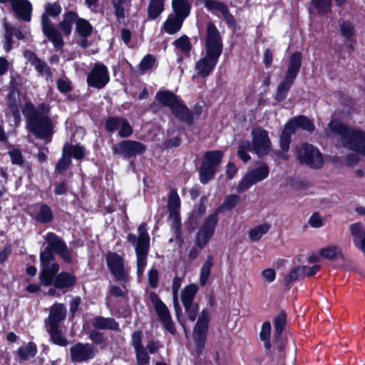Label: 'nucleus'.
<instances>
[{
    "instance_id": "obj_1",
    "label": "nucleus",
    "mask_w": 365,
    "mask_h": 365,
    "mask_svg": "<svg viewBox=\"0 0 365 365\" xmlns=\"http://www.w3.org/2000/svg\"><path fill=\"white\" fill-rule=\"evenodd\" d=\"M222 40L216 26L209 22L206 28L205 51L196 62L195 69L202 77H207L216 67L222 52Z\"/></svg>"
},
{
    "instance_id": "obj_2",
    "label": "nucleus",
    "mask_w": 365,
    "mask_h": 365,
    "mask_svg": "<svg viewBox=\"0 0 365 365\" xmlns=\"http://www.w3.org/2000/svg\"><path fill=\"white\" fill-rule=\"evenodd\" d=\"M40 280L43 286L53 285L57 289H67L73 287L76 282V277L69 272L58 274L59 266L54 260V255L46 250L40 254Z\"/></svg>"
},
{
    "instance_id": "obj_3",
    "label": "nucleus",
    "mask_w": 365,
    "mask_h": 365,
    "mask_svg": "<svg viewBox=\"0 0 365 365\" xmlns=\"http://www.w3.org/2000/svg\"><path fill=\"white\" fill-rule=\"evenodd\" d=\"M29 130L41 138H50L53 134V123L48 117V108L41 104L36 108L31 103H26L22 109Z\"/></svg>"
},
{
    "instance_id": "obj_4",
    "label": "nucleus",
    "mask_w": 365,
    "mask_h": 365,
    "mask_svg": "<svg viewBox=\"0 0 365 365\" xmlns=\"http://www.w3.org/2000/svg\"><path fill=\"white\" fill-rule=\"evenodd\" d=\"M252 141L244 140L239 144L237 155L247 163L250 160L247 152H253L258 157L268 155L272 149V143L268 133L262 128H254L252 130Z\"/></svg>"
},
{
    "instance_id": "obj_5",
    "label": "nucleus",
    "mask_w": 365,
    "mask_h": 365,
    "mask_svg": "<svg viewBox=\"0 0 365 365\" xmlns=\"http://www.w3.org/2000/svg\"><path fill=\"white\" fill-rule=\"evenodd\" d=\"M329 128L340 135L343 145L365 156V132L346 126L338 120H331Z\"/></svg>"
},
{
    "instance_id": "obj_6",
    "label": "nucleus",
    "mask_w": 365,
    "mask_h": 365,
    "mask_svg": "<svg viewBox=\"0 0 365 365\" xmlns=\"http://www.w3.org/2000/svg\"><path fill=\"white\" fill-rule=\"evenodd\" d=\"M156 100L159 103L168 107L172 113L178 119L190 124L193 115L181 98L170 91H160L156 93Z\"/></svg>"
},
{
    "instance_id": "obj_7",
    "label": "nucleus",
    "mask_w": 365,
    "mask_h": 365,
    "mask_svg": "<svg viewBox=\"0 0 365 365\" xmlns=\"http://www.w3.org/2000/svg\"><path fill=\"white\" fill-rule=\"evenodd\" d=\"M61 13V6L58 2L48 3L41 16V25L43 34L51 41L56 49H61L63 41L61 33L54 27L48 17H56Z\"/></svg>"
},
{
    "instance_id": "obj_8",
    "label": "nucleus",
    "mask_w": 365,
    "mask_h": 365,
    "mask_svg": "<svg viewBox=\"0 0 365 365\" xmlns=\"http://www.w3.org/2000/svg\"><path fill=\"white\" fill-rule=\"evenodd\" d=\"M138 231V240L135 247V253L137 256V273L140 277L143 275L147 264V255L150 247V237L147 232L145 224L140 225Z\"/></svg>"
},
{
    "instance_id": "obj_9",
    "label": "nucleus",
    "mask_w": 365,
    "mask_h": 365,
    "mask_svg": "<svg viewBox=\"0 0 365 365\" xmlns=\"http://www.w3.org/2000/svg\"><path fill=\"white\" fill-rule=\"evenodd\" d=\"M297 159L302 164L312 168H319L323 165L324 159L318 148L312 145L304 143L295 148Z\"/></svg>"
},
{
    "instance_id": "obj_10",
    "label": "nucleus",
    "mask_w": 365,
    "mask_h": 365,
    "mask_svg": "<svg viewBox=\"0 0 365 365\" xmlns=\"http://www.w3.org/2000/svg\"><path fill=\"white\" fill-rule=\"evenodd\" d=\"M106 262L110 272L115 279L125 284L128 281L129 269L125 266L123 257L115 252H108Z\"/></svg>"
},
{
    "instance_id": "obj_11",
    "label": "nucleus",
    "mask_w": 365,
    "mask_h": 365,
    "mask_svg": "<svg viewBox=\"0 0 365 365\" xmlns=\"http://www.w3.org/2000/svg\"><path fill=\"white\" fill-rule=\"evenodd\" d=\"M269 175V168L263 164L261 166L250 170L240 181L237 186L239 193L247 191L252 185L264 180Z\"/></svg>"
},
{
    "instance_id": "obj_12",
    "label": "nucleus",
    "mask_w": 365,
    "mask_h": 365,
    "mask_svg": "<svg viewBox=\"0 0 365 365\" xmlns=\"http://www.w3.org/2000/svg\"><path fill=\"white\" fill-rule=\"evenodd\" d=\"M198 290L199 288L197 284H190L186 286L180 294V299L185 307V312L192 322L195 320L198 311V305L193 302Z\"/></svg>"
},
{
    "instance_id": "obj_13",
    "label": "nucleus",
    "mask_w": 365,
    "mask_h": 365,
    "mask_svg": "<svg viewBox=\"0 0 365 365\" xmlns=\"http://www.w3.org/2000/svg\"><path fill=\"white\" fill-rule=\"evenodd\" d=\"M209 321L210 312L208 309H204L201 312L193 330V336L195 341L197 351L199 353L202 351L205 346Z\"/></svg>"
},
{
    "instance_id": "obj_14",
    "label": "nucleus",
    "mask_w": 365,
    "mask_h": 365,
    "mask_svg": "<svg viewBox=\"0 0 365 365\" xmlns=\"http://www.w3.org/2000/svg\"><path fill=\"white\" fill-rule=\"evenodd\" d=\"M109 80L108 68L103 63H96L87 76L88 86L98 89L103 88Z\"/></svg>"
},
{
    "instance_id": "obj_15",
    "label": "nucleus",
    "mask_w": 365,
    "mask_h": 365,
    "mask_svg": "<svg viewBox=\"0 0 365 365\" xmlns=\"http://www.w3.org/2000/svg\"><path fill=\"white\" fill-rule=\"evenodd\" d=\"M97 353L95 346L89 343H77L70 349L71 360L73 362H83L91 360Z\"/></svg>"
},
{
    "instance_id": "obj_16",
    "label": "nucleus",
    "mask_w": 365,
    "mask_h": 365,
    "mask_svg": "<svg viewBox=\"0 0 365 365\" xmlns=\"http://www.w3.org/2000/svg\"><path fill=\"white\" fill-rule=\"evenodd\" d=\"M145 150V146L140 142L134 140H123L113 146V153L120 155L124 158H131L142 154Z\"/></svg>"
},
{
    "instance_id": "obj_17",
    "label": "nucleus",
    "mask_w": 365,
    "mask_h": 365,
    "mask_svg": "<svg viewBox=\"0 0 365 365\" xmlns=\"http://www.w3.org/2000/svg\"><path fill=\"white\" fill-rule=\"evenodd\" d=\"M46 240L48 244V247L45 248L43 252L48 250L52 254L53 252L58 254L65 262H70L71 261L66 245L56 234L48 232L46 236Z\"/></svg>"
},
{
    "instance_id": "obj_18",
    "label": "nucleus",
    "mask_w": 365,
    "mask_h": 365,
    "mask_svg": "<svg viewBox=\"0 0 365 365\" xmlns=\"http://www.w3.org/2000/svg\"><path fill=\"white\" fill-rule=\"evenodd\" d=\"M151 299L154 304L155 312L165 329L170 333L174 334L173 321L167 306L155 294L151 295Z\"/></svg>"
},
{
    "instance_id": "obj_19",
    "label": "nucleus",
    "mask_w": 365,
    "mask_h": 365,
    "mask_svg": "<svg viewBox=\"0 0 365 365\" xmlns=\"http://www.w3.org/2000/svg\"><path fill=\"white\" fill-rule=\"evenodd\" d=\"M106 128L110 132L118 131L121 138H126L132 135L133 130L129 123L124 118L113 117L106 121Z\"/></svg>"
},
{
    "instance_id": "obj_20",
    "label": "nucleus",
    "mask_w": 365,
    "mask_h": 365,
    "mask_svg": "<svg viewBox=\"0 0 365 365\" xmlns=\"http://www.w3.org/2000/svg\"><path fill=\"white\" fill-rule=\"evenodd\" d=\"M66 317V308L61 303H55L49 311L48 317L45 320L46 327H58Z\"/></svg>"
},
{
    "instance_id": "obj_21",
    "label": "nucleus",
    "mask_w": 365,
    "mask_h": 365,
    "mask_svg": "<svg viewBox=\"0 0 365 365\" xmlns=\"http://www.w3.org/2000/svg\"><path fill=\"white\" fill-rule=\"evenodd\" d=\"M9 1L14 13L25 21L31 20V4L29 0H0L1 3Z\"/></svg>"
},
{
    "instance_id": "obj_22",
    "label": "nucleus",
    "mask_w": 365,
    "mask_h": 365,
    "mask_svg": "<svg viewBox=\"0 0 365 365\" xmlns=\"http://www.w3.org/2000/svg\"><path fill=\"white\" fill-rule=\"evenodd\" d=\"M349 232L354 245L365 254V227L361 222L349 226Z\"/></svg>"
},
{
    "instance_id": "obj_23",
    "label": "nucleus",
    "mask_w": 365,
    "mask_h": 365,
    "mask_svg": "<svg viewBox=\"0 0 365 365\" xmlns=\"http://www.w3.org/2000/svg\"><path fill=\"white\" fill-rule=\"evenodd\" d=\"M302 66V53L299 51L293 53L289 59L288 67L284 78L294 81Z\"/></svg>"
},
{
    "instance_id": "obj_24",
    "label": "nucleus",
    "mask_w": 365,
    "mask_h": 365,
    "mask_svg": "<svg viewBox=\"0 0 365 365\" xmlns=\"http://www.w3.org/2000/svg\"><path fill=\"white\" fill-rule=\"evenodd\" d=\"M182 281V279L181 277H176L173 279L172 284V295L177 319L179 323L183 326V322L182 320V309L178 300V292L180 289Z\"/></svg>"
},
{
    "instance_id": "obj_25",
    "label": "nucleus",
    "mask_w": 365,
    "mask_h": 365,
    "mask_svg": "<svg viewBox=\"0 0 365 365\" xmlns=\"http://www.w3.org/2000/svg\"><path fill=\"white\" fill-rule=\"evenodd\" d=\"M339 30L341 36L345 38L346 46L353 51L356 43L353 38L355 34L354 26L349 21H343L339 24Z\"/></svg>"
},
{
    "instance_id": "obj_26",
    "label": "nucleus",
    "mask_w": 365,
    "mask_h": 365,
    "mask_svg": "<svg viewBox=\"0 0 365 365\" xmlns=\"http://www.w3.org/2000/svg\"><path fill=\"white\" fill-rule=\"evenodd\" d=\"M92 326L97 329L118 331L119 324L115 319L96 316L92 319Z\"/></svg>"
},
{
    "instance_id": "obj_27",
    "label": "nucleus",
    "mask_w": 365,
    "mask_h": 365,
    "mask_svg": "<svg viewBox=\"0 0 365 365\" xmlns=\"http://www.w3.org/2000/svg\"><path fill=\"white\" fill-rule=\"evenodd\" d=\"M295 133L297 128H302L307 132L312 133L314 130L315 126L313 121L304 115L294 118L287 123Z\"/></svg>"
},
{
    "instance_id": "obj_28",
    "label": "nucleus",
    "mask_w": 365,
    "mask_h": 365,
    "mask_svg": "<svg viewBox=\"0 0 365 365\" xmlns=\"http://www.w3.org/2000/svg\"><path fill=\"white\" fill-rule=\"evenodd\" d=\"M184 20L185 19L178 15L170 14L163 24L165 32L170 35L178 33L180 30Z\"/></svg>"
},
{
    "instance_id": "obj_29",
    "label": "nucleus",
    "mask_w": 365,
    "mask_h": 365,
    "mask_svg": "<svg viewBox=\"0 0 365 365\" xmlns=\"http://www.w3.org/2000/svg\"><path fill=\"white\" fill-rule=\"evenodd\" d=\"M77 14L73 11L66 12L63 20L59 24V28L65 36L71 33L73 23H76Z\"/></svg>"
},
{
    "instance_id": "obj_30",
    "label": "nucleus",
    "mask_w": 365,
    "mask_h": 365,
    "mask_svg": "<svg viewBox=\"0 0 365 365\" xmlns=\"http://www.w3.org/2000/svg\"><path fill=\"white\" fill-rule=\"evenodd\" d=\"M172 6L175 15L185 19L190 12V4L188 0H173Z\"/></svg>"
},
{
    "instance_id": "obj_31",
    "label": "nucleus",
    "mask_w": 365,
    "mask_h": 365,
    "mask_svg": "<svg viewBox=\"0 0 365 365\" xmlns=\"http://www.w3.org/2000/svg\"><path fill=\"white\" fill-rule=\"evenodd\" d=\"M46 330L50 334L51 341L56 345L60 346H66L68 344V340L62 334L60 327H46Z\"/></svg>"
},
{
    "instance_id": "obj_32",
    "label": "nucleus",
    "mask_w": 365,
    "mask_h": 365,
    "mask_svg": "<svg viewBox=\"0 0 365 365\" xmlns=\"http://www.w3.org/2000/svg\"><path fill=\"white\" fill-rule=\"evenodd\" d=\"M113 6L115 9V14L118 21L125 17V12L129 10L131 6V0H113Z\"/></svg>"
},
{
    "instance_id": "obj_33",
    "label": "nucleus",
    "mask_w": 365,
    "mask_h": 365,
    "mask_svg": "<svg viewBox=\"0 0 365 365\" xmlns=\"http://www.w3.org/2000/svg\"><path fill=\"white\" fill-rule=\"evenodd\" d=\"M168 208L170 213L169 215L180 213V200L175 189H172L170 191L168 200Z\"/></svg>"
},
{
    "instance_id": "obj_34",
    "label": "nucleus",
    "mask_w": 365,
    "mask_h": 365,
    "mask_svg": "<svg viewBox=\"0 0 365 365\" xmlns=\"http://www.w3.org/2000/svg\"><path fill=\"white\" fill-rule=\"evenodd\" d=\"M223 153L219 150L208 151L205 153L202 163L215 168L220 164Z\"/></svg>"
},
{
    "instance_id": "obj_35",
    "label": "nucleus",
    "mask_w": 365,
    "mask_h": 365,
    "mask_svg": "<svg viewBox=\"0 0 365 365\" xmlns=\"http://www.w3.org/2000/svg\"><path fill=\"white\" fill-rule=\"evenodd\" d=\"M270 227L267 222L258 225L249 231L248 236L252 241L257 242L269 230Z\"/></svg>"
},
{
    "instance_id": "obj_36",
    "label": "nucleus",
    "mask_w": 365,
    "mask_h": 365,
    "mask_svg": "<svg viewBox=\"0 0 365 365\" xmlns=\"http://www.w3.org/2000/svg\"><path fill=\"white\" fill-rule=\"evenodd\" d=\"M173 44L175 47L185 56L188 57L190 56V53L192 49V44L187 36L184 35L180 36L173 42Z\"/></svg>"
},
{
    "instance_id": "obj_37",
    "label": "nucleus",
    "mask_w": 365,
    "mask_h": 365,
    "mask_svg": "<svg viewBox=\"0 0 365 365\" xmlns=\"http://www.w3.org/2000/svg\"><path fill=\"white\" fill-rule=\"evenodd\" d=\"M213 260V257L210 255L207 257L206 261L202 266L200 275V284L202 287L205 285L210 275V270L214 264Z\"/></svg>"
},
{
    "instance_id": "obj_38",
    "label": "nucleus",
    "mask_w": 365,
    "mask_h": 365,
    "mask_svg": "<svg viewBox=\"0 0 365 365\" xmlns=\"http://www.w3.org/2000/svg\"><path fill=\"white\" fill-rule=\"evenodd\" d=\"M17 353L21 360H29L36 356L37 353L36 345L34 342H29L26 346H21Z\"/></svg>"
},
{
    "instance_id": "obj_39",
    "label": "nucleus",
    "mask_w": 365,
    "mask_h": 365,
    "mask_svg": "<svg viewBox=\"0 0 365 365\" xmlns=\"http://www.w3.org/2000/svg\"><path fill=\"white\" fill-rule=\"evenodd\" d=\"M29 61L38 73L42 76H51L50 68L47 64L31 53L29 54Z\"/></svg>"
},
{
    "instance_id": "obj_40",
    "label": "nucleus",
    "mask_w": 365,
    "mask_h": 365,
    "mask_svg": "<svg viewBox=\"0 0 365 365\" xmlns=\"http://www.w3.org/2000/svg\"><path fill=\"white\" fill-rule=\"evenodd\" d=\"M76 31L81 37H88L89 36L93 31V26L90 24V23L81 18H76Z\"/></svg>"
},
{
    "instance_id": "obj_41",
    "label": "nucleus",
    "mask_w": 365,
    "mask_h": 365,
    "mask_svg": "<svg viewBox=\"0 0 365 365\" xmlns=\"http://www.w3.org/2000/svg\"><path fill=\"white\" fill-rule=\"evenodd\" d=\"M165 2L161 0H150L148 7V17L150 19H155L164 10Z\"/></svg>"
},
{
    "instance_id": "obj_42",
    "label": "nucleus",
    "mask_w": 365,
    "mask_h": 365,
    "mask_svg": "<svg viewBox=\"0 0 365 365\" xmlns=\"http://www.w3.org/2000/svg\"><path fill=\"white\" fill-rule=\"evenodd\" d=\"M294 81L284 78L282 82L279 84L276 93L275 99L277 101L284 100L287 96L288 91Z\"/></svg>"
},
{
    "instance_id": "obj_43",
    "label": "nucleus",
    "mask_w": 365,
    "mask_h": 365,
    "mask_svg": "<svg viewBox=\"0 0 365 365\" xmlns=\"http://www.w3.org/2000/svg\"><path fill=\"white\" fill-rule=\"evenodd\" d=\"M219 212H220L219 210H217L215 212L208 215L205 218V220L200 228L205 231H207V232L211 233L212 235H214L215 227L218 222Z\"/></svg>"
},
{
    "instance_id": "obj_44",
    "label": "nucleus",
    "mask_w": 365,
    "mask_h": 365,
    "mask_svg": "<svg viewBox=\"0 0 365 365\" xmlns=\"http://www.w3.org/2000/svg\"><path fill=\"white\" fill-rule=\"evenodd\" d=\"M216 172V169L210 167V165L202 163L200 168V180L202 183L205 184L211 180Z\"/></svg>"
},
{
    "instance_id": "obj_45",
    "label": "nucleus",
    "mask_w": 365,
    "mask_h": 365,
    "mask_svg": "<svg viewBox=\"0 0 365 365\" xmlns=\"http://www.w3.org/2000/svg\"><path fill=\"white\" fill-rule=\"evenodd\" d=\"M8 106L13 113L15 118L19 116V100L18 94L14 91H10L8 95Z\"/></svg>"
},
{
    "instance_id": "obj_46",
    "label": "nucleus",
    "mask_w": 365,
    "mask_h": 365,
    "mask_svg": "<svg viewBox=\"0 0 365 365\" xmlns=\"http://www.w3.org/2000/svg\"><path fill=\"white\" fill-rule=\"evenodd\" d=\"M53 217L51 209L46 204L41 205L36 217V220L42 223H47L52 221Z\"/></svg>"
},
{
    "instance_id": "obj_47",
    "label": "nucleus",
    "mask_w": 365,
    "mask_h": 365,
    "mask_svg": "<svg viewBox=\"0 0 365 365\" xmlns=\"http://www.w3.org/2000/svg\"><path fill=\"white\" fill-rule=\"evenodd\" d=\"M287 323V317L284 313H280L274 319V337L276 341H279L284 327Z\"/></svg>"
},
{
    "instance_id": "obj_48",
    "label": "nucleus",
    "mask_w": 365,
    "mask_h": 365,
    "mask_svg": "<svg viewBox=\"0 0 365 365\" xmlns=\"http://www.w3.org/2000/svg\"><path fill=\"white\" fill-rule=\"evenodd\" d=\"M156 65V58L151 54L145 55L139 65V70L142 73L150 71Z\"/></svg>"
},
{
    "instance_id": "obj_49",
    "label": "nucleus",
    "mask_w": 365,
    "mask_h": 365,
    "mask_svg": "<svg viewBox=\"0 0 365 365\" xmlns=\"http://www.w3.org/2000/svg\"><path fill=\"white\" fill-rule=\"evenodd\" d=\"M294 133L289 126L286 124L280 135V146L282 150L287 151L289 148L291 135Z\"/></svg>"
},
{
    "instance_id": "obj_50",
    "label": "nucleus",
    "mask_w": 365,
    "mask_h": 365,
    "mask_svg": "<svg viewBox=\"0 0 365 365\" xmlns=\"http://www.w3.org/2000/svg\"><path fill=\"white\" fill-rule=\"evenodd\" d=\"M169 218L172 221L171 230L175 235L176 240L178 242H182V237L180 234L181 222L179 214L169 215Z\"/></svg>"
},
{
    "instance_id": "obj_51",
    "label": "nucleus",
    "mask_w": 365,
    "mask_h": 365,
    "mask_svg": "<svg viewBox=\"0 0 365 365\" xmlns=\"http://www.w3.org/2000/svg\"><path fill=\"white\" fill-rule=\"evenodd\" d=\"M63 153H68V156H73L76 159H81L85 155L84 148L78 145H66L64 147Z\"/></svg>"
},
{
    "instance_id": "obj_52",
    "label": "nucleus",
    "mask_w": 365,
    "mask_h": 365,
    "mask_svg": "<svg viewBox=\"0 0 365 365\" xmlns=\"http://www.w3.org/2000/svg\"><path fill=\"white\" fill-rule=\"evenodd\" d=\"M213 235L200 228L196 234L195 242L198 247L203 248L208 243Z\"/></svg>"
},
{
    "instance_id": "obj_53",
    "label": "nucleus",
    "mask_w": 365,
    "mask_h": 365,
    "mask_svg": "<svg viewBox=\"0 0 365 365\" xmlns=\"http://www.w3.org/2000/svg\"><path fill=\"white\" fill-rule=\"evenodd\" d=\"M223 2L220 0H196L195 4H203L207 10L213 14L217 11V9Z\"/></svg>"
},
{
    "instance_id": "obj_54",
    "label": "nucleus",
    "mask_w": 365,
    "mask_h": 365,
    "mask_svg": "<svg viewBox=\"0 0 365 365\" xmlns=\"http://www.w3.org/2000/svg\"><path fill=\"white\" fill-rule=\"evenodd\" d=\"M270 331V323L269 322H264L262 325V329L260 331V339L264 341V346L267 349H269L271 347V344L269 342Z\"/></svg>"
},
{
    "instance_id": "obj_55",
    "label": "nucleus",
    "mask_w": 365,
    "mask_h": 365,
    "mask_svg": "<svg viewBox=\"0 0 365 365\" xmlns=\"http://www.w3.org/2000/svg\"><path fill=\"white\" fill-rule=\"evenodd\" d=\"M340 252L339 248L336 245H330L322 249L319 255L325 259H334Z\"/></svg>"
},
{
    "instance_id": "obj_56",
    "label": "nucleus",
    "mask_w": 365,
    "mask_h": 365,
    "mask_svg": "<svg viewBox=\"0 0 365 365\" xmlns=\"http://www.w3.org/2000/svg\"><path fill=\"white\" fill-rule=\"evenodd\" d=\"M312 5L320 14H327L331 8V0H312Z\"/></svg>"
},
{
    "instance_id": "obj_57",
    "label": "nucleus",
    "mask_w": 365,
    "mask_h": 365,
    "mask_svg": "<svg viewBox=\"0 0 365 365\" xmlns=\"http://www.w3.org/2000/svg\"><path fill=\"white\" fill-rule=\"evenodd\" d=\"M138 365H147L150 362V356L145 347L135 350Z\"/></svg>"
},
{
    "instance_id": "obj_58",
    "label": "nucleus",
    "mask_w": 365,
    "mask_h": 365,
    "mask_svg": "<svg viewBox=\"0 0 365 365\" xmlns=\"http://www.w3.org/2000/svg\"><path fill=\"white\" fill-rule=\"evenodd\" d=\"M240 197L237 195H230L227 196L222 205V208L230 210L235 207L239 202Z\"/></svg>"
},
{
    "instance_id": "obj_59",
    "label": "nucleus",
    "mask_w": 365,
    "mask_h": 365,
    "mask_svg": "<svg viewBox=\"0 0 365 365\" xmlns=\"http://www.w3.org/2000/svg\"><path fill=\"white\" fill-rule=\"evenodd\" d=\"M303 269H304V268H300V266L292 269L289 272L288 275L285 277V279H284L285 282L287 284H289L292 282L298 279L299 277L303 276V274L302 273V272H303Z\"/></svg>"
},
{
    "instance_id": "obj_60",
    "label": "nucleus",
    "mask_w": 365,
    "mask_h": 365,
    "mask_svg": "<svg viewBox=\"0 0 365 365\" xmlns=\"http://www.w3.org/2000/svg\"><path fill=\"white\" fill-rule=\"evenodd\" d=\"M309 224L312 227L319 228L324 224V219L319 213H314L309 219Z\"/></svg>"
},
{
    "instance_id": "obj_61",
    "label": "nucleus",
    "mask_w": 365,
    "mask_h": 365,
    "mask_svg": "<svg viewBox=\"0 0 365 365\" xmlns=\"http://www.w3.org/2000/svg\"><path fill=\"white\" fill-rule=\"evenodd\" d=\"M158 271L155 268H151L148 272V283L152 288L155 289L158 287Z\"/></svg>"
},
{
    "instance_id": "obj_62",
    "label": "nucleus",
    "mask_w": 365,
    "mask_h": 365,
    "mask_svg": "<svg viewBox=\"0 0 365 365\" xmlns=\"http://www.w3.org/2000/svg\"><path fill=\"white\" fill-rule=\"evenodd\" d=\"M71 160L70 156L66 155L65 153H63L61 159L58 162L56 166V169L58 172H63L69 166Z\"/></svg>"
},
{
    "instance_id": "obj_63",
    "label": "nucleus",
    "mask_w": 365,
    "mask_h": 365,
    "mask_svg": "<svg viewBox=\"0 0 365 365\" xmlns=\"http://www.w3.org/2000/svg\"><path fill=\"white\" fill-rule=\"evenodd\" d=\"M132 345L135 350L144 348L142 344V335L140 331H136L133 334Z\"/></svg>"
},
{
    "instance_id": "obj_64",
    "label": "nucleus",
    "mask_w": 365,
    "mask_h": 365,
    "mask_svg": "<svg viewBox=\"0 0 365 365\" xmlns=\"http://www.w3.org/2000/svg\"><path fill=\"white\" fill-rule=\"evenodd\" d=\"M9 155L14 164L21 165L23 163V158L21 152L17 149H13L9 151Z\"/></svg>"
}]
</instances>
